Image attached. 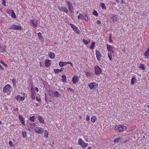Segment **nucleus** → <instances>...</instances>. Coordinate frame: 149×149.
<instances>
[{"label":"nucleus","mask_w":149,"mask_h":149,"mask_svg":"<svg viewBox=\"0 0 149 149\" xmlns=\"http://www.w3.org/2000/svg\"><path fill=\"white\" fill-rule=\"evenodd\" d=\"M109 42L110 43H112L113 42L111 39V35H110L109 36Z\"/></svg>","instance_id":"nucleus-44"},{"label":"nucleus","mask_w":149,"mask_h":149,"mask_svg":"<svg viewBox=\"0 0 149 149\" xmlns=\"http://www.w3.org/2000/svg\"><path fill=\"white\" fill-rule=\"evenodd\" d=\"M97 118L95 116H93L91 118V121L92 123H94L96 120Z\"/></svg>","instance_id":"nucleus-22"},{"label":"nucleus","mask_w":149,"mask_h":149,"mask_svg":"<svg viewBox=\"0 0 149 149\" xmlns=\"http://www.w3.org/2000/svg\"><path fill=\"white\" fill-rule=\"evenodd\" d=\"M45 65H49L51 64V61L47 59L45 61Z\"/></svg>","instance_id":"nucleus-25"},{"label":"nucleus","mask_w":149,"mask_h":149,"mask_svg":"<svg viewBox=\"0 0 149 149\" xmlns=\"http://www.w3.org/2000/svg\"><path fill=\"white\" fill-rule=\"evenodd\" d=\"M88 86L91 89H95L98 87V85L97 83L94 82L90 83L88 84Z\"/></svg>","instance_id":"nucleus-4"},{"label":"nucleus","mask_w":149,"mask_h":149,"mask_svg":"<svg viewBox=\"0 0 149 149\" xmlns=\"http://www.w3.org/2000/svg\"><path fill=\"white\" fill-rule=\"evenodd\" d=\"M43 129L38 127L35 128L34 130V131L36 133L38 134H42L43 132Z\"/></svg>","instance_id":"nucleus-8"},{"label":"nucleus","mask_w":149,"mask_h":149,"mask_svg":"<svg viewBox=\"0 0 149 149\" xmlns=\"http://www.w3.org/2000/svg\"><path fill=\"white\" fill-rule=\"evenodd\" d=\"M84 138H85V141L86 142H88V139H86V138H85L86 136H84Z\"/></svg>","instance_id":"nucleus-59"},{"label":"nucleus","mask_w":149,"mask_h":149,"mask_svg":"<svg viewBox=\"0 0 149 149\" xmlns=\"http://www.w3.org/2000/svg\"><path fill=\"white\" fill-rule=\"evenodd\" d=\"M144 55L146 58H148L149 57V47L148 48L147 51L145 53Z\"/></svg>","instance_id":"nucleus-20"},{"label":"nucleus","mask_w":149,"mask_h":149,"mask_svg":"<svg viewBox=\"0 0 149 149\" xmlns=\"http://www.w3.org/2000/svg\"><path fill=\"white\" fill-rule=\"evenodd\" d=\"M66 2L68 5V7H70L72 6V4L69 1H67Z\"/></svg>","instance_id":"nucleus-40"},{"label":"nucleus","mask_w":149,"mask_h":149,"mask_svg":"<svg viewBox=\"0 0 149 149\" xmlns=\"http://www.w3.org/2000/svg\"><path fill=\"white\" fill-rule=\"evenodd\" d=\"M107 48L108 51L111 52L112 53H114V51H113V48L111 45L107 44Z\"/></svg>","instance_id":"nucleus-13"},{"label":"nucleus","mask_w":149,"mask_h":149,"mask_svg":"<svg viewBox=\"0 0 149 149\" xmlns=\"http://www.w3.org/2000/svg\"><path fill=\"white\" fill-rule=\"evenodd\" d=\"M78 143L79 145L83 148H85L88 146V143H85L81 138H79L78 141Z\"/></svg>","instance_id":"nucleus-2"},{"label":"nucleus","mask_w":149,"mask_h":149,"mask_svg":"<svg viewBox=\"0 0 149 149\" xmlns=\"http://www.w3.org/2000/svg\"><path fill=\"white\" fill-rule=\"evenodd\" d=\"M6 46H3L2 47V48L3 49V52H5L6 50Z\"/></svg>","instance_id":"nucleus-51"},{"label":"nucleus","mask_w":149,"mask_h":149,"mask_svg":"<svg viewBox=\"0 0 149 149\" xmlns=\"http://www.w3.org/2000/svg\"><path fill=\"white\" fill-rule=\"evenodd\" d=\"M93 15H95V16H98V14H97V12L95 10H93Z\"/></svg>","instance_id":"nucleus-41"},{"label":"nucleus","mask_w":149,"mask_h":149,"mask_svg":"<svg viewBox=\"0 0 149 149\" xmlns=\"http://www.w3.org/2000/svg\"><path fill=\"white\" fill-rule=\"evenodd\" d=\"M3 68L2 67V66H0V69L3 70Z\"/></svg>","instance_id":"nucleus-61"},{"label":"nucleus","mask_w":149,"mask_h":149,"mask_svg":"<svg viewBox=\"0 0 149 149\" xmlns=\"http://www.w3.org/2000/svg\"><path fill=\"white\" fill-rule=\"evenodd\" d=\"M58 10L61 11H63L66 13L68 12V9L65 7L62 6H59L58 7Z\"/></svg>","instance_id":"nucleus-10"},{"label":"nucleus","mask_w":149,"mask_h":149,"mask_svg":"<svg viewBox=\"0 0 149 149\" xmlns=\"http://www.w3.org/2000/svg\"><path fill=\"white\" fill-rule=\"evenodd\" d=\"M91 147L89 146L88 148L87 149H91Z\"/></svg>","instance_id":"nucleus-64"},{"label":"nucleus","mask_w":149,"mask_h":149,"mask_svg":"<svg viewBox=\"0 0 149 149\" xmlns=\"http://www.w3.org/2000/svg\"><path fill=\"white\" fill-rule=\"evenodd\" d=\"M44 136L45 137L47 138L49 136L47 130H45V132L44 133Z\"/></svg>","instance_id":"nucleus-27"},{"label":"nucleus","mask_w":149,"mask_h":149,"mask_svg":"<svg viewBox=\"0 0 149 149\" xmlns=\"http://www.w3.org/2000/svg\"><path fill=\"white\" fill-rule=\"evenodd\" d=\"M14 110L15 111H18V108H14Z\"/></svg>","instance_id":"nucleus-60"},{"label":"nucleus","mask_w":149,"mask_h":149,"mask_svg":"<svg viewBox=\"0 0 149 149\" xmlns=\"http://www.w3.org/2000/svg\"><path fill=\"white\" fill-rule=\"evenodd\" d=\"M79 80V78L77 76H74L72 79V81L74 84H76Z\"/></svg>","instance_id":"nucleus-15"},{"label":"nucleus","mask_w":149,"mask_h":149,"mask_svg":"<svg viewBox=\"0 0 149 149\" xmlns=\"http://www.w3.org/2000/svg\"><path fill=\"white\" fill-rule=\"evenodd\" d=\"M126 127L122 125H118L115 127L114 130L119 132L125 131L126 130Z\"/></svg>","instance_id":"nucleus-1"},{"label":"nucleus","mask_w":149,"mask_h":149,"mask_svg":"<svg viewBox=\"0 0 149 149\" xmlns=\"http://www.w3.org/2000/svg\"><path fill=\"white\" fill-rule=\"evenodd\" d=\"M68 8L69 11L71 13H72L73 12V7L72 6L70 7H69Z\"/></svg>","instance_id":"nucleus-34"},{"label":"nucleus","mask_w":149,"mask_h":149,"mask_svg":"<svg viewBox=\"0 0 149 149\" xmlns=\"http://www.w3.org/2000/svg\"><path fill=\"white\" fill-rule=\"evenodd\" d=\"M108 56L109 59L110 60H111L112 55H111V53H108Z\"/></svg>","instance_id":"nucleus-42"},{"label":"nucleus","mask_w":149,"mask_h":149,"mask_svg":"<svg viewBox=\"0 0 149 149\" xmlns=\"http://www.w3.org/2000/svg\"><path fill=\"white\" fill-rule=\"evenodd\" d=\"M10 29L21 30L22 29V28L20 26L13 24L11 26V27L9 28Z\"/></svg>","instance_id":"nucleus-3"},{"label":"nucleus","mask_w":149,"mask_h":149,"mask_svg":"<svg viewBox=\"0 0 149 149\" xmlns=\"http://www.w3.org/2000/svg\"><path fill=\"white\" fill-rule=\"evenodd\" d=\"M83 42L85 44H88V42L87 40H85L84 39H83Z\"/></svg>","instance_id":"nucleus-47"},{"label":"nucleus","mask_w":149,"mask_h":149,"mask_svg":"<svg viewBox=\"0 0 149 149\" xmlns=\"http://www.w3.org/2000/svg\"><path fill=\"white\" fill-rule=\"evenodd\" d=\"M9 145L11 147H13L14 145L11 141H9Z\"/></svg>","instance_id":"nucleus-43"},{"label":"nucleus","mask_w":149,"mask_h":149,"mask_svg":"<svg viewBox=\"0 0 149 149\" xmlns=\"http://www.w3.org/2000/svg\"><path fill=\"white\" fill-rule=\"evenodd\" d=\"M19 118L22 124L23 125H25V121L24 118L22 117V116H21L20 115H19Z\"/></svg>","instance_id":"nucleus-17"},{"label":"nucleus","mask_w":149,"mask_h":149,"mask_svg":"<svg viewBox=\"0 0 149 149\" xmlns=\"http://www.w3.org/2000/svg\"><path fill=\"white\" fill-rule=\"evenodd\" d=\"M38 119L40 123H44V119L42 116L39 115L38 116Z\"/></svg>","instance_id":"nucleus-16"},{"label":"nucleus","mask_w":149,"mask_h":149,"mask_svg":"<svg viewBox=\"0 0 149 149\" xmlns=\"http://www.w3.org/2000/svg\"><path fill=\"white\" fill-rule=\"evenodd\" d=\"M22 135H23V136L24 138H26L27 136H26V133L25 131H24L23 132H22Z\"/></svg>","instance_id":"nucleus-39"},{"label":"nucleus","mask_w":149,"mask_h":149,"mask_svg":"<svg viewBox=\"0 0 149 149\" xmlns=\"http://www.w3.org/2000/svg\"><path fill=\"white\" fill-rule=\"evenodd\" d=\"M52 94V92L51 91H50L48 93V94L49 95H50V96H51V95Z\"/></svg>","instance_id":"nucleus-58"},{"label":"nucleus","mask_w":149,"mask_h":149,"mask_svg":"<svg viewBox=\"0 0 149 149\" xmlns=\"http://www.w3.org/2000/svg\"><path fill=\"white\" fill-rule=\"evenodd\" d=\"M34 89L36 92H38L39 90H38V88L37 87H35L34 88Z\"/></svg>","instance_id":"nucleus-56"},{"label":"nucleus","mask_w":149,"mask_h":149,"mask_svg":"<svg viewBox=\"0 0 149 149\" xmlns=\"http://www.w3.org/2000/svg\"><path fill=\"white\" fill-rule=\"evenodd\" d=\"M30 23L31 25L34 27H36L37 26L38 21L37 20H35L33 19H31L30 20Z\"/></svg>","instance_id":"nucleus-9"},{"label":"nucleus","mask_w":149,"mask_h":149,"mask_svg":"<svg viewBox=\"0 0 149 149\" xmlns=\"http://www.w3.org/2000/svg\"><path fill=\"white\" fill-rule=\"evenodd\" d=\"M117 18L116 15H113L112 16V19L113 22H116V19Z\"/></svg>","instance_id":"nucleus-28"},{"label":"nucleus","mask_w":149,"mask_h":149,"mask_svg":"<svg viewBox=\"0 0 149 149\" xmlns=\"http://www.w3.org/2000/svg\"><path fill=\"white\" fill-rule=\"evenodd\" d=\"M115 1L117 3H118L119 2V1L118 0H115Z\"/></svg>","instance_id":"nucleus-63"},{"label":"nucleus","mask_w":149,"mask_h":149,"mask_svg":"<svg viewBox=\"0 0 149 149\" xmlns=\"http://www.w3.org/2000/svg\"><path fill=\"white\" fill-rule=\"evenodd\" d=\"M100 6L102 8L103 10H106V7L104 3H100Z\"/></svg>","instance_id":"nucleus-26"},{"label":"nucleus","mask_w":149,"mask_h":149,"mask_svg":"<svg viewBox=\"0 0 149 149\" xmlns=\"http://www.w3.org/2000/svg\"><path fill=\"white\" fill-rule=\"evenodd\" d=\"M96 55L97 59L100 61L101 59V54L98 50L96 51Z\"/></svg>","instance_id":"nucleus-12"},{"label":"nucleus","mask_w":149,"mask_h":149,"mask_svg":"<svg viewBox=\"0 0 149 149\" xmlns=\"http://www.w3.org/2000/svg\"><path fill=\"white\" fill-rule=\"evenodd\" d=\"M82 16H83V14H80L77 17L78 19H80L82 18Z\"/></svg>","instance_id":"nucleus-49"},{"label":"nucleus","mask_w":149,"mask_h":149,"mask_svg":"<svg viewBox=\"0 0 149 149\" xmlns=\"http://www.w3.org/2000/svg\"><path fill=\"white\" fill-rule=\"evenodd\" d=\"M90 117L88 115H87L86 117V120L87 121H88L90 120Z\"/></svg>","instance_id":"nucleus-50"},{"label":"nucleus","mask_w":149,"mask_h":149,"mask_svg":"<svg viewBox=\"0 0 149 149\" xmlns=\"http://www.w3.org/2000/svg\"><path fill=\"white\" fill-rule=\"evenodd\" d=\"M63 68H61L60 69H54V72L55 73H58L59 72H61L63 70Z\"/></svg>","instance_id":"nucleus-18"},{"label":"nucleus","mask_w":149,"mask_h":149,"mask_svg":"<svg viewBox=\"0 0 149 149\" xmlns=\"http://www.w3.org/2000/svg\"><path fill=\"white\" fill-rule=\"evenodd\" d=\"M53 93L54 96L56 97H58L60 95V93L57 91H54Z\"/></svg>","instance_id":"nucleus-24"},{"label":"nucleus","mask_w":149,"mask_h":149,"mask_svg":"<svg viewBox=\"0 0 149 149\" xmlns=\"http://www.w3.org/2000/svg\"><path fill=\"white\" fill-rule=\"evenodd\" d=\"M82 18L86 21H88V17L87 15L84 14L82 16Z\"/></svg>","instance_id":"nucleus-30"},{"label":"nucleus","mask_w":149,"mask_h":149,"mask_svg":"<svg viewBox=\"0 0 149 149\" xmlns=\"http://www.w3.org/2000/svg\"><path fill=\"white\" fill-rule=\"evenodd\" d=\"M31 97L32 99H35V94L36 93L35 91H32V90H31Z\"/></svg>","instance_id":"nucleus-19"},{"label":"nucleus","mask_w":149,"mask_h":149,"mask_svg":"<svg viewBox=\"0 0 149 149\" xmlns=\"http://www.w3.org/2000/svg\"><path fill=\"white\" fill-rule=\"evenodd\" d=\"M38 36L39 38L40 39H42L43 38V36H42L41 33L40 32H39L38 33Z\"/></svg>","instance_id":"nucleus-33"},{"label":"nucleus","mask_w":149,"mask_h":149,"mask_svg":"<svg viewBox=\"0 0 149 149\" xmlns=\"http://www.w3.org/2000/svg\"><path fill=\"white\" fill-rule=\"evenodd\" d=\"M13 10H12L8 9L7 10V11L8 13L10 14L11 13V12H12Z\"/></svg>","instance_id":"nucleus-45"},{"label":"nucleus","mask_w":149,"mask_h":149,"mask_svg":"<svg viewBox=\"0 0 149 149\" xmlns=\"http://www.w3.org/2000/svg\"><path fill=\"white\" fill-rule=\"evenodd\" d=\"M0 63L3 65H7L6 64H5L4 62L2 61H0Z\"/></svg>","instance_id":"nucleus-57"},{"label":"nucleus","mask_w":149,"mask_h":149,"mask_svg":"<svg viewBox=\"0 0 149 149\" xmlns=\"http://www.w3.org/2000/svg\"><path fill=\"white\" fill-rule=\"evenodd\" d=\"M11 88L10 85L9 84L6 85L3 88V93H7L9 91Z\"/></svg>","instance_id":"nucleus-7"},{"label":"nucleus","mask_w":149,"mask_h":149,"mask_svg":"<svg viewBox=\"0 0 149 149\" xmlns=\"http://www.w3.org/2000/svg\"><path fill=\"white\" fill-rule=\"evenodd\" d=\"M139 68H141L142 69V70H144L145 69V67H144V66H140L139 67Z\"/></svg>","instance_id":"nucleus-55"},{"label":"nucleus","mask_w":149,"mask_h":149,"mask_svg":"<svg viewBox=\"0 0 149 149\" xmlns=\"http://www.w3.org/2000/svg\"><path fill=\"white\" fill-rule=\"evenodd\" d=\"M136 80V78L135 77L133 76L132 78L131 81V85H133L134 84V81Z\"/></svg>","instance_id":"nucleus-23"},{"label":"nucleus","mask_w":149,"mask_h":149,"mask_svg":"<svg viewBox=\"0 0 149 149\" xmlns=\"http://www.w3.org/2000/svg\"><path fill=\"white\" fill-rule=\"evenodd\" d=\"M62 82H65L66 81V76L64 75H63L62 76Z\"/></svg>","instance_id":"nucleus-31"},{"label":"nucleus","mask_w":149,"mask_h":149,"mask_svg":"<svg viewBox=\"0 0 149 149\" xmlns=\"http://www.w3.org/2000/svg\"><path fill=\"white\" fill-rule=\"evenodd\" d=\"M96 23L97 24H101V22L100 20H97L96 22Z\"/></svg>","instance_id":"nucleus-54"},{"label":"nucleus","mask_w":149,"mask_h":149,"mask_svg":"<svg viewBox=\"0 0 149 149\" xmlns=\"http://www.w3.org/2000/svg\"><path fill=\"white\" fill-rule=\"evenodd\" d=\"M67 90L68 91H73V89L70 88H67Z\"/></svg>","instance_id":"nucleus-52"},{"label":"nucleus","mask_w":149,"mask_h":149,"mask_svg":"<svg viewBox=\"0 0 149 149\" xmlns=\"http://www.w3.org/2000/svg\"><path fill=\"white\" fill-rule=\"evenodd\" d=\"M85 73L87 77H90L91 74V73L90 72H86Z\"/></svg>","instance_id":"nucleus-37"},{"label":"nucleus","mask_w":149,"mask_h":149,"mask_svg":"<svg viewBox=\"0 0 149 149\" xmlns=\"http://www.w3.org/2000/svg\"><path fill=\"white\" fill-rule=\"evenodd\" d=\"M95 44V42H92L91 45L90 46V48L91 49H93L94 47V45Z\"/></svg>","instance_id":"nucleus-38"},{"label":"nucleus","mask_w":149,"mask_h":149,"mask_svg":"<svg viewBox=\"0 0 149 149\" xmlns=\"http://www.w3.org/2000/svg\"><path fill=\"white\" fill-rule=\"evenodd\" d=\"M15 98L17 100L22 101L24 100V97H22L19 95H18L15 97Z\"/></svg>","instance_id":"nucleus-11"},{"label":"nucleus","mask_w":149,"mask_h":149,"mask_svg":"<svg viewBox=\"0 0 149 149\" xmlns=\"http://www.w3.org/2000/svg\"><path fill=\"white\" fill-rule=\"evenodd\" d=\"M10 14L11 16L13 18H15L16 17V15L13 10L12 11V12H11V13Z\"/></svg>","instance_id":"nucleus-32"},{"label":"nucleus","mask_w":149,"mask_h":149,"mask_svg":"<svg viewBox=\"0 0 149 149\" xmlns=\"http://www.w3.org/2000/svg\"><path fill=\"white\" fill-rule=\"evenodd\" d=\"M48 54L49 57L52 59H53L54 58L55 54L53 52H50Z\"/></svg>","instance_id":"nucleus-21"},{"label":"nucleus","mask_w":149,"mask_h":149,"mask_svg":"<svg viewBox=\"0 0 149 149\" xmlns=\"http://www.w3.org/2000/svg\"><path fill=\"white\" fill-rule=\"evenodd\" d=\"M2 4H3L4 6H6V4L5 0H2Z\"/></svg>","instance_id":"nucleus-48"},{"label":"nucleus","mask_w":149,"mask_h":149,"mask_svg":"<svg viewBox=\"0 0 149 149\" xmlns=\"http://www.w3.org/2000/svg\"><path fill=\"white\" fill-rule=\"evenodd\" d=\"M35 104H36V106L37 107H38L39 106V105L37 103H35Z\"/></svg>","instance_id":"nucleus-62"},{"label":"nucleus","mask_w":149,"mask_h":149,"mask_svg":"<svg viewBox=\"0 0 149 149\" xmlns=\"http://www.w3.org/2000/svg\"><path fill=\"white\" fill-rule=\"evenodd\" d=\"M36 99L37 101L38 102H41V98H38V97H36Z\"/></svg>","instance_id":"nucleus-46"},{"label":"nucleus","mask_w":149,"mask_h":149,"mask_svg":"<svg viewBox=\"0 0 149 149\" xmlns=\"http://www.w3.org/2000/svg\"><path fill=\"white\" fill-rule=\"evenodd\" d=\"M70 64V65H72L71 62H63L61 61L59 63V65H66L67 64Z\"/></svg>","instance_id":"nucleus-14"},{"label":"nucleus","mask_w":149,"mask_h":149,"mask_svg":"<svg viewBox=\"0 0 149 149\" xmlns=\"http://www.w3.org/2000/svg\"><path fill=\"white\" fill-rule=\"evenodd\" d=\"M95 74L96 75L100 74L101 73V70L99 66H95Z\"/></svg>","instance_id":"nucleus-6"},{"label":"nucleus","mask_w":149,"mask_h":149,"mask_svg":"<svg viewBox=\"0 0 149 149\" xmlns=\"http://www.w3.org/2000/svg\"><path fill=\"white\" fill-rule=\"evenodd\" d=\"M45 100L46 102H47V94H45Z\"/></svg>","instance_id":"nucleus-53"},{"label":"nucleus","mask_w":149,"mask_h":149,"mask_svg":"<svg viewBox=\"0 0 149 149\" xmlns=\"http://www.w3.org/2000/svg\"><path fill=\"white\" fill-rule=\"evenodd\" d=\"M120 139L119 137L116 138H115L113 140V142L114 143H116L118 142V141Z\"/></svg>","instance_id":"nucleus-36"},{"label":"nucleus","mask_w":149,"mask_h":149,"mask_svg":"<svg viewBox=\"0 0 149 149\" xmlns=\"http://www.w3.org/2000/svg\"><path fill=\"white\" fill-rule=\"evenodd\" d=\"M12 82L14 86H16V79L15 78H13L12 79Z\"/></svg>","instance_id":"nucleus-35"},{"label":"nucleus","mask_w":149,"mask_h":149,"mask_svg":"<svg viewBox=\"0 0 149 149\" xmlns=\"http://www.w3.org/2000/svg\"><path fill=\"white\" fill-rule=\"evenodd\" d=\"M36 118L34 116L32 117H30L29 120L32 122H34Z\"/></svg>","instance_id":"nucleus-29"},{"label":"nucleus","mask_w":149,"mask_h":149,"mask_svg":"<svg viewBox=\"0 0 149 149\" xmlns=\"http://www.w3.org/2000/svg\"><path fill=\"white\" fill-rule=\"evenodd\" d=\"M71 27L73 31H74L75 33L79 34L80 33V31L78 29V28L75 26L73 24L71 23L70 24Z\"/></svg>","instance_id":"nucleus-5"}]
</instances>
